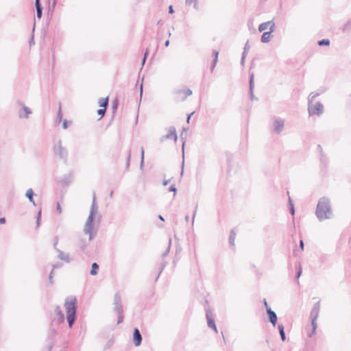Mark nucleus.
I'll return each mask as SVG.
<instances>
[{"label":"nucleus","mask_w":351,"mask_h":351,"mask_svg":"<svg viewBox=\"0 0 351 351\" xmlns=\"http://www.w3.org/2000/svg\"><path fill=\"white\" fill-rule=\"evenodd\" d=\"M165 267H166V263H165V262H164V263H161V264H160V270H159V271H158V275H157V276H156V277L155 281H157V280H158V278H159V276H160V274H161L162 271L164 269V268H165Z\"/></svg>","instance_id":"nucleus-36"},{"label":"nucleus","mask_w":351,"mask_h":351,"mask_svg":"<svg viewBox=\"0 0 351 351\" xmlns=\"http://www.w3.org/2000/svg\"><path fill=\"white\" fill-rule=\"evenodd\" d=\"M118 315V319H117V324H119L123 322V313H121Z\"/></svg>","instance_id":"nucleus-46"},{"label":"nucleus","mask_w":351,"mask_h":351,"mask_svg":"<svg viewBox=\"0 0 351 351\" xmlns=\"http://www.w3.org/2000/svg\"><path fill=\"white\" fill-rule=\"evenodd\" d=\"M69 127V121L64 119L62 123L63 129H66Z\"/></svg>","instance_id":"nucleus-50"},{"label":"nucleus","mask_w":351,"mask_h":351,"mask_svg":"<svg viewBox=\"0 0 351 351\" xmlns=\"http://www.w3.org/2000/svg\"><path fill=\"white\" fill-rule=\"evenodd\" d=\"M296 270H297V272H296V274H295V278L297 280L299 279V278L300 277L302 273V265H301V263H298L296 265Z\"/></svg>","instance_id":"nucleus-30"},{"label":"nucleus","mask_w":351,"mask_h":351,"mask_svg":"<svg viewBox=\"0 0 351 351\" xmlns=\"http://www.w3.org/2000/svg\"><path fill=\"white\" fill-rule=\"evenodd\" d=\"M236 237V232L232 229L230 231V236H229V243L230 245L234 246V240Z\"/></svg>","instance_id":"nucleus-28"},{"label":"nucleus","mask_w":351,"mask_h":351,"mask_svg":"<svg viewBox=\"0 0 351 351\" xmlns=\"http://www.w3.org/2000/svg\"><path fill=\"white\" fill-rule=\"evenodd\" d=\"M174 12L173 5H169V13L173 14Z\"/></svg>","instance_id":"nucleus-58"},{"label":"nucleus","mask_w":351,"mask_h":351,"mask_svg":"<svg viewBox=\"0 0 351 351\" xmlns=\"http://www.w3.org/2000/svg\"><path fill=\"white\" fill-rule=\"evenodd\" d=\"M184 160L183 159L182 162L181 176H182L183 173H184Z\"/></svg>","instance_id":"nucleus-61"},{"label":"nucleus","mask_w":351,"mask_h":351,"mask_svg":"<svg viewBox=\"0 0 351 351\" xmlns=\"http://www.w3.org/2000/svg\"><path fill=\"white\" fill-rule=\"evenodd\" d=\"M88 245V242H87L85 239H79L78 246H79L81 252L86 255L88 254V250L87 248Z\"/></svg>","instance_id":"nucleus-13"},{"label":"nucleus","mask_w":351,"mask_h":351,"mask_svg":"<svg viewBox=\"0 0 351 351\" xmlns=\"http://www.w3.org/2000/svg\"><path fill=\"white\" fill-rule=\"evenodd\" d=\"M40 218H41V210L38 212L37 217H36V228L39 227L40 224Z\"/></svg>","instance_id":"nucleus-43"},{"label":"nucleus","mask_w":351,"mask_h":351,"mask_svg":"<svg viewBox=\"0 0 351 351\" xmlns=\"http://www.w3.org/2000/svg\"><path fill=\"white\" fill-rule=\"evenodd\" d=\"M342 32L346 33L351 30V19L348 20L341 28Z\"/></svg>","instance_id":"nucleus-24"},{"label":"nucleus","mask_w":351,"mask_h":351,"mask_svg":"<svg viewBox=\"0 0 351 351\" xmlns=\"http://www.w3.org/2000/svg\"><path fill=\"white\" fill-rule=\"evenodd\" d=\"M267 314L268 315L269 321L271 322L273 326H275L278 322L276 313L272 311L271 308H267Z\"/></svg>","instance_id":"nucleus-12"},{"label":"nucleus","mask_w":351,"mask_h":351,"mask_svg":"<svg viewBox=\"0 0 351 351\" xmlns=\"http://www.w3.org/2000/svg\"><path fill=\"white\" fill-rule=\"evenodd\" d=\"M58 258L60 260H62L67 263H69L71 261V258H70L69 254L64 253V252H62L60 250H58Z\"/></svg>","instance_id":"nucleus-17"},{"label":"nucleus","mask_w":351,"mask_h":351,"mask_svg":"<svg viewBox=\"0 0 351 351\" xmlns=\"http://www.w3.org/2000/svg\"><path fill=\"white\" fill-rule=\"evenodd\" d=\"M114 311L117 314H120L121 313H123V306L121 304V298L120 293L119 292L116 293L114 296Z\"/></svg>","instance_id":"nucleus-7"},{"label":"nucleus","mask_w":351,"mask_h":351,"mask_svg":"<svg viewBox=\"0 0 351 351\" xmlns=\"http://www.w3.org/2000/svg\"><path fill=\"white\" fill-rule=\"evenodd\" d=\"M168 191L169 192H173V197H175L176 195L177 189H176L175 184L171 185L170 187L169 188Z\"/></svg>","instance_id":"nucleus-41"},{"label":"nucleus","mask_w":351,"mask_h":351,"mask_svg":"<svg viewBox=\"0 0 351 351\" xmlns=\"http://www.w3.org/2000/svg\"><path fill=\"white\" fill-rule=\"evenodd\" d=\"M64 307L66 309V321L69 327L71 328L74 325L77 318V299L75 297H67L64 301Z\"/></svg>","instance_id":"nucleus-3"},{"label":"nucleus","mask_w":351,"mask_h":351,"mask_svg":"<svg viewBox=\"0 0 351 351\" xmlns=\"http://www.w3.org/2000/svg\"><path fill=\"white\" fill-rule=\"evenodd\" d=\"M132 341L135 346H139L142 343V335L137 328L134 329Z\"/></svg>","instance_id":"nucleus-11"},{"label":"nucleus","mask_w":351,"mask_h":351,"mask_svg":"<svg viewBox=\"0 0 351 351\" xmlns=\"http://www.w3.org/2000/svg\"><path fill=\"white\" fill-rule=\"evenodd\" d=\"M304 241L302 240L300 241V247L303 250H304Z\"/></svg>","instance_id":"nucleus-60"},{"label":"nucleus","mask_w":351,"mask_h":351,"mask_svg":"<svg viewBox=\"0 0 351 351\" xmlns=\"http://www.w3.org/2000/svg\"><path fill=\"white\" fill-rule=\"evenodd\" d=\"M198 1H194L193 2V8L196 10H199V7H198V3H197Z\"/></svg>","instance_id":"nucleus-55"},{"label":"nucleus","mask_w":351,"mask_h":351,"mask_svg":"<svg viewBox=\"0 0 351 351\" xmlns=\"http://www.w3.org/2000/svg\"><path fill=\"white\" fill-rule=\"evenodd\" d=\"M274 131L276 133L279 134L283 130L284 121L280 119H276L274 122Z\"/></svg>","instance_id":"nucleus-15"},{"label":"nucleus","mask_w":351,"mask_h":351,"mask_svg":"<svg viewBox=\"0 0 351 351\" xmlns=\"http://www.w3.org/2000/svg\"><path fill=\"white\" fill-rule=\"evenodd\" d=\"M52 278H53V271L49 274V279L51 283H53Z\"/></svg>","instance_id":"nucleus-63"},{"label":"nucleus","mask_w":351,"mask_h":351,"mask_svg":"<svg viewBox=\"0 0 351 351\" xmlns=\"http://www.w3.org/2000/svg\"><path fill=\"white\" fill-rule=\"evenodd\" d=\"M206 317L208 328H212L215 332H217V328L215 322L214 315L210 309L206 310Z\"/></svg>","instance_id":"nucleus-8"},{"label":"nucleus","mask_w":351,"mask_h":351,"mask_svg":"<svg viewBox=\"0 0 351 351\" xmlns=\"http://www.w3.org/2000/svg\"><path fill=\"white\" fill-rule=\"evenodd\" d=\"M99 105L100 107L106 108L108 106V97L99 99Z\"/></svg>","instance_id":"nucleus-27"},{"label":"nucleus","mask_w":351,"mask_h":351,"mask_svg":"<svg viewBox=\"0 0 351 351\" xmlns=\"http://www.w3.org/2000/svg\"><path fill=\"white\" fill-rule=\"evenodd\" d=\"M99 265L97 263H93L91 265V269L90 271V274L92 276H95L98 274L99 270Z\"/></svg>","instance_id":"nucleus-26"},{"label":"nucleus","mask_w":351,"mask_h":351,"mask_svg":"<svg viewBox=\"0 0 351 351\" xmlns=\"http://www.w3.org/2000/svg\"><path fill=\"white\" fill-rule=\"evenodd\" d=\"M97 210L98 206L96 201V195L95 193L93 192V201L90 209V213L84 228V232L86 234H88V241H92L97 234V231L94 230V221L95 215L97 213Z\"/></svg>","instance_id":"nucleus-1"},{"label":"nucleus","mask_w":351,"mask_h":351,"mask_svg":"<svg viewBox=\"0 0 351 351\" xmlns=\"http://www.w3.org/2000/svg\"><path fill=\"white\" fill-rule=\"evenodd\" d=\"M169 182H170V180H163L162 184L164 186H167Z\"/></svg>","instance_id":"nucleus-62"},{"label":"nucleus","mask_w":351,"mask_h":351,"mask_svg":"<svg viewBox=\"0 0 351 351\" xmlns=\"http://www.w3.org/2000/svg\"><path fill=\"white\" fill-rule=\"evenodd\" d=\"M271 33L269 31L263 32L261 38V42L263 43H269L272 37Z\"/></svg>","instance_id":"nucleus-19"},{"label":"nucleus","mask_w":351,"mask_h":351,"mask_svg":"<svg viewBox=\"0 0 351 351\" xmlns=\"http://www.w3.org/2000/svg\"><path fill=\"white\" fill-rule=\"evenodd\" d=\"M144 149L142 147L141 149V162H140V168L143 169L144 166Z\"/></svg>","instance_id":"nucleus-35"},{"label":"nucleus","mask_w":351,"mask_h":351,"mask_svg":"<svg viewBox=\"0 0 351 351\" xmlns=\"http://www.w3.org/2000/svg\"><path fill=\"white\" fill-rule=\"evenodd\" d=\"M55 5H56V1L53 2L51 8L50 7L49 8L48 13L51 12V15H52V12L53 11V8H54Z\"/></svg>","instance_id":"nucleus-52"},{"label":"nucleus","mask_w":351,"mask_h":351,"mask_svg":"<svg viewBox=\"0 0 351 351\" xmlns=\"http://www.w3.org/2000/svg\"><path fill=\"white\" fill-rule=\"evenodd\" d=\"M34 193L32 189H29L25 194V196L28 198L29 201L32 202L34 206H36L35 202L34 200Z\"/></svg>","instance_id":"nucleus-22"},{"label":"nucleus","mask_w":351,"mask_h":351,"mask_svg":"<svg viewBox=\"0 0 351 351\" xmlns=\"http://www.w3.org/2000/svg\"><path fill=\"white\" fill-rule=\"evenodd\" d=\"M56 210L59 213H62V209L59 203L57 204Z\"/></svg>","instance_id":"nucleus-56"},{"label":"nucleus","mask_w":351,"mask_h":351,"mask_svg":"<svg viewBox=\"0 0 351 351\" xmlns=\"http://www.w3.org/2000/svg\"><path fill=\"white\" fill-rule=\"evenodd\" d=\"M130 158H131V152H128V157H127V161H126V170H128L130 168Z\"/></svg>","instance_id":"nucleus-44"},{"label":"nucleus","mask_w":351,"mask_h":351,"mask_svg":"<svg viewBox=\"0 0 351 351\" xmlns=\"http://www.w3.org/2000/svg\"><path fill=\"white\" fill-rule=\"evenodd\" d=\"M269 25V23H267V22L262 23L258 26V31L260 32L265 31V29H267L268 28Z\"/></svg>","instance_id":"nucleus-33"},{"label":"nucleus","mask_w":351,"mask_h":351,"mask_svg":"<svg viewBox=\"0 0 351 351\" xmlns=\"http://www.w3.org/2000/svg\"><path fill=\"white\" fill-rule=\"evenodd\" d=\"M71 180L72 173H70L69 175L64 176L62 179L58 181V182L61 184L62 186H69L71 182Z\"/></svg>","instance_id":"nucleus-18"},{"label":"nucleus","mask_w":351,"mask_h":351,"mask_svg":"<svg viewBox=\"0 0 351 351\" xmlns=\"http://www.w3.org/2000/svg\"><path fill=\"white\" fill-rule=\"evenodd\" d=\"M212 56L213 58H218L219 51L217 50H213L212 53Z\"/></svg>","instance_id":"nucleus-49"},{"label":"nucleus","mask_w":351,"mask_h":351,"mask_svg":"<svg viewBox=\"0 0 351 351\" xmlns=\"http://www.w3.org/2000/svg\"><path fill=\"white\" fill-rule=\"evenodd\" d=\"M35 7L36 9V16L40 19L43 16V5L40 3V0H35Z\"/></svg>","instance_id":"nucleus-16"},{"label":"nucleus","mask_w":351,"mask_h":351,"mask_svg":"<svg viewBox=\"0 0 351 351\" xmlns=\"http://www.w3.org/2000/svg\"><path fill=\"white\" fill-rule=\"evenodd\" d=\"M53 154L57 156L60 159L62 160L64 163L68 160V150L66 147L62 145L61 140L58 142L53 147Z\"/></svg>","instance_id":"nucleus-4"},{"label":"nucleus","mask_w":351,"mask_h":351,"mask_svg":"<svg viewBox=\"0 0 351 351\" xmlns=\"http://www.w3.org/2000/svg\"><path fill=\"white\" fill-rule=\"evenodd\" d=\"M55 313L57 315V319H54L52 321V323H56L57 324H60L64 322V314L60 309L59 306H56L55 308Z\"/></svg>","instance_id":"nucleus-10"},{"label":"nucleus","mask_w":351,"mask_h":351,"mask_svg":"<svg viewBox=\"0 0 351 351\" xmlns=\"http://www.w3.org/2000/svg\"><path fill=\"white\" fill-rule=\"evenodd\" d=\"M320 310V301L317 302L313 306L311 311V318L317 319Z\"/></svg>","instance_id":"nucleus-14"},{"label":"nucleus","mask_w":351,"mask_h":351,"mask_svg":"<svg viewBox=\"0 0 351 351\" xmlns=\"http://www.w3.org/2000/svg\"><path fill=\"white\" fill-rule=\"evenodd\" d=\"M289 208L290 213L293 215L295 214V208L293 203L290 197H289Z\"/></svg>","instance_id":"nucleus-32"},{"label":"nucleus","mask_w":351,"mask_h":351,"mask_svg":"<svg viewBox=\"0 0 351 351\" xmlns=\"http://www.w3.org/2000/svg\"><path fill=\"white\" fill-rule=\"evenodd\" d=\"M56 335V330L55 328H51L50 332L49 335V339L51 340L50 344L48 346L49 351H51V350L53 348V341L55 335Z\"/></svg>","instance_id":"nucleus-20"},{"label":"nucleus","mask_w":351,"mask_h":351,"mask_svg":"<svg viewBox=\"0 0 351 351\" xmlns=\"http://www.w3.org/2000/svg\"><path fill=\"white\" fill-rule=\"evenodd\" d=\"M308 111L310 116L314 114L321 115L324 112V106L319 101L316 102L315 104L313 103L308 104Z\"/></svg>","instance_id":"nucleus-6"},{"label":"nucleus","mask_w":351,"mask_h":351,"mask_svg":"<svg viewBox=\"0 0 351 351\" xmlns=\"http://www.w3.org/2000/svg\"><path fill=\"white\" fill-rule=\"evenodd\" d=\"M267 23H269V25L268 27L269 29V31L271 32H274L276 29L275 23L273 21H267Z\"/></svg>","instance_id":"nucleus-38"},{"label":"nucleus","mask_w":351,"mask_h":351,"mask_svg":"<svg viewBox=\"0 0 351 351\" xmlns=\"http://www.w3.org/2000/svg\"><path fill=\"white\" fill-rule=\"evenodd\" d=\"M62 266V264L61 263H58V264H56V265H53V269H56V268H59Z\"/></svg>","instance_id":"nucleus-59"},{"label":"nucleus","mask_w":351,"mask_h":351,"mask_svg":"<svg viewBox=\"0 0 351 351\" xmlns=\"http://www.w3.org/2000/svg\"><path fill=\"white\" fill-rule=\"evenodd\" d=\"M254 87V74L252 73L250 75V97H251L252 100L254 99V94H253Z\"/></svg>","instance_id":"nucleus-21"},{"label":"nucleus","mask_w":351,"mask_h":351,"mask_svg":"<svg viewBox=\"0 0 351 351\" xmlns=\"http://www.w3.org/2000/svg\"><path fill=\"white\" fill-rule=\"evenodd\" d=\"M249 50L248 47V42H247L245 45V47H243V64L244 63V59L245 57V54L247 53Z\"/></svg>","instance_id":"nucleus-39"},{"label":"nucleus","mask_w":351,"mask_h":351,"mask_svg":"<svg viewBox=\"0 0 351 351\" xmlns=\"http://www.w3.org/2000/svg\"><path fill=\"white\" fill-rule=\"evenodd\" d=\"M278 328L279 330V333L280 335V338L282 341H285L286 340V335L285 332V327L282 324H278Z\"/></svg>","instance_id":"nucleus-25"},{"label":"nucleus","mask_w":351,"mask_h":351,"mask_svg":"<svg viewBox=\"0 0 351 351\" xmlns=\"http://www.w3.org/2000/svg\"><path fill=\"white\" fill-rule=\"evenodd\" d=\"M175 94H176V95L184 94V90H176Z\"/></svg>","instance_id":"nucleus-53"},{"label":"nucleus","mask_w":351,"mask_h":351,"mask_svg":"<svg viewBox=\"0 0 351 351\" xmlns=\"http://www.w3.org/2000/svg\"><path fill=\"white\" fill-rule=\"evenodd\" d=\"M142 95H143V83H141V86H140V97H141V98L142 97Z\"/></svg>","instance_id":"nucleus-64"},{"label":"nucleus","mask_w":351,"mask_h":351,"mask_svg":"<svg viewBox=\"0 0 351 351\" xmlns=\"http://www.w3.org/2000/svg\"><path fill=\"white\" fill-rule=\"evenodd\" d=\"M118 105H119V103H118V100L117 99H115V100H114L112 101V112L113 113H115V112L117 111V108H118Z\"/></svg>","instance_id":"nucleus-37"},{"label":"nucleus","mask_w":351,"mask_h":351,"mask_svg":"<svg viewBox=\"0 0 351 351\" xmlns=\"http://www.w3.org/2000/svg\"><path fill=\"white\" fill-rule=\"evenodd\" d=\"M6 222L5 217H0V224H4Z\"/></svg>","instance_id":"nucleus-57"},{"label":"nucleus","mask_w":351,"mask_h":351,"mask_svg":"<svg viewBox=\"0 0 351 351\" xmlns=\"http://www.w3.org/2000/svg\"><path fill=\"white\" fill-rule=\"evenodd\" d=\"M263 304H264V306H265V307L266 308V311H267V308H270V307L269 306L266 299L263 300Z\"/></svg>","instance_id":"nucleus-54"},{"label":"nucleus","mask_w":351,"mask_h":351,"mask_svg":"<svg viewBox=\"0 0 351 351\" xmlns=\"http://www.w3.org/2000/svg\"><path fill=\"white\" fill-rule=\"evenodd\" d=\"M330 40L329 39H322L318 41V45L319 46H328L330 45Z\"/></svg>","instance_id":"nucleus-34"},{"label":"nucleus","mask_w":351,"mask_h":351,"mask_svg":"<svg viewBox=\"0 0 351 351\" xmlns=\"http://www.w3.org/2000/svg\"><path fill=\"white\" fill-rule=\"evenodd\" d=\"M148 55V49H146V51H145L144 53V56H143V58L142 60V64L143 65L145 64V61H146V59H147V56Z\"/></svg>","instance_id":"nucleus-48"},{"label":"nucleus","mask_w":351,"mask_h":351,"mask_svg":"<svg viewBox=\"0 0 351 351\" xmlns=\"http://www.w3.org/2000/svg\"><path fill=\"white\" fill-rule=\"evenodd\" d=\"M319 95V93L312 92L309 94L308 97V104H311L314 101V99Z\"/></svg>","instance_id":"nucleus-29"},{"label":"nucleus","mask_w":351,"mask_h":351,"mask_svg":"<svg viewBox=\"0 0 351 351\" xmlns=\"http://www.w3.org/2000/svg\"><path fill=\"white\" fill-rule=\"evenodd\" d=\"M170 246H171V239H169V246H168L167 249L162 253L163 257H165L169 254V250H170Z\"/></svg>","instance_id":"nucleus-47"},{"label":"nucleus","mask_w":351,"mask_h":351,"mask_svg":"<svg viewBox=\"0 0 351 351\" xmlns=\"http://www.w3.org/2000/svg\"><path fill=\"white\" fill-rule=\"evenodd\" d=\"M62 117H63V115H62V110H61V104H60L58 111L57 112L56 119L55 121V124L56 125L60 124V122L62 121Z\"/></svg>","instance_id":"nucleus-23"},{"label":"nucleus","mask_w":351,"mask_h":351,"mask_svg":"<svg viewBox=\"0 0 351 351\" xmlns=\"http://www.w3.org/2000/svg\"><path fill=\"white\" fill-rule=\"evenodd\" d=\"M217 61H218V58H213V61H212L211 65H210V71H211V72H213V70L215 69V68L216 66V64L217 63Z\"/></svg>","instance_id":"nucleus-42"},{"label":"nucleus","mask_w":351,"mask_h":351,"mask_svg":"<svg viewBox=\"0 0 351 351\" xmlns=\"http://www.w3.org/2000/svg\"><path fill=\"white\" fill-rule=\"evenodd\" d=\"M16 106L21 108L18 110V116L20 119H27L29 116L32 113L30 108L26 106L22 101H17Z\"/></svg>","instance_id":"nucleus-5"},{"label":"nucleus","mask_w":351,"mask_h":351,"mask_svg":"<svg viewBox=\"0 0 351 351\" xmlns=\"http://www.w3.org/2000/svg\"><path fill=\"white\" fill-rule=\"evenodd\" d=\"M169 132L167 134L162 136L160 138L161 141H163L165 139H173L174 141H177L178 136H177L176 128L173 126H171L169 128Z\"/></svg>","instance_id":"nucleus-9"},{"label":"nucleus","mask_w":351,"mask_h":351,"mask_svg":"<svg viewBox=\"0 0 351 351\" xmlns=\"http://www.w3.org/2000/svg\"><path fill=\"white\" fill-rule=\"evenodd\" d=\"M184 96L182 97V100H185L188 96H190L191 95H192V90L189 88H187L186 90H184Z\"/></svg>","instance_id":"nucleus-40"},{"label":"nucleus","mask_w":351,"mask_h":351,"mask_svg":"<svg viewBox=\"0 0 351 351\" xmlns=\"http://www.w3.org/2000/svg\"><path fill=\"white\" fill-rule=\"evenodd\" d=\"M194 1H198V0H185V3L186 5H191Z\"/></svg>","instance_id":"nucleus-51"},{"label":"nucleus","mask_w":351,"mask_h":351,"mask_svg":"<svg viewBox=\"0 0 351 351\" xmlns=\"http://www.w3.org/2000/svg\"><path fill=\"white\" fill-rule=\"evenodd\" d=\"M311 325L313 326V331L311 334H308V337H312L313 334H314L315 332V330L317 329V319H315V320L313 319V318H311Z\"/></svg>","instance_id":"nucleus-31"},{"label":"nucleus","mask_w":351,"mask_h":351,"mask_svg":"<svg viewBox=\"0 0 351 351\" xmlns=\"http://www.w3.org/2000/svg\"><path fill=\"white\" fill-rule=\"evenodd\" d=\"M106 108H101V109H99L97 110V112L99 115L101 116V117H104L105 113H106Z\"/></svg>","instance_id":"nucleus-45"},{"label":"nucleus","mask_w":351,"mask_h":351,"mask_svg":"<svg viewBox=\"0 0 351 351\" xmlns=\"http://www.w3.org/2000/svg\"><path fill=\"white\" fill-rule=\"evenodd\" d=\"M315 215L319 221L330 219L332 215L330 199L326 197H321L317 203Z\"/></svg>","instance_id":"nucleus-2"}]
</instances>
